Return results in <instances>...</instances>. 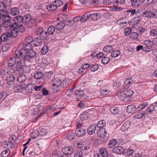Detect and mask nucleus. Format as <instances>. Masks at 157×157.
<instances>
[{
  "instance_id": "1",
  "label": "nucleus",
  "mask_w": 157,
  "mask_h": 157,
  "mask_svg": "<svg viewBox=\"0 0 157 157\" xmlns=\"http://www.w3.org/2000/svg\"><path fill=\"white\" fill-rule=\"evenodd\" d=\"M15 58L19 59L21 57L25 61L29 60V43L24 45V48L21 50H17L15 52Z\"/></svg>"
},
{
  "instance_id": "2",
  "label": "nucleus",
  "mask_w": 157,
  "mask_h": 157,
  "mask_svg": "<svg viewBox=\"0 0 157 157\" xmlns=\"http://www.w3.org/2000/svg\"><path fill=\"white\" fill-rule=\"evenodd\" d=\"M10 33L11 37H15L19 34V31L23 32L25 30L24 27L22 24L13 23L10 27Z\"/></svg>"
},
{
  "instance_id": "3",
  "label": "nucleus",
  "mask_w": 157,
  "mask_h": 157,
  "mask_svg": "<svg viewBox=\"0 0 157 157\" xmlns=\"http://www.w3.org/2000/svg\"><path fill=\"white\" fill-rule=\"evenodd\" d=\"M15 79L13 75H10L9 74L6 75V80L7 86L10 87L13 86L15 84L14 81Z\"/></svg>"
},
{
  "instance_id": "4",
  "label": "nucleus",
  "mask_w": 157,
  "mask_h": 157,
  "mask_svg": "<svg viewBox=\"0 0 157 157\" xmlns=\"http://www.w3.org/2000/svg\"><path fill=\"white\" fill-rule=\"evenodd\" d=\"M74 149V148L73 147L69 146L63 148L62 149V151L64 154L70 155L73 152Z\"/></svg>"
},
{
  "instance_id": "5",
  "label": "nucleus",
  "mask_w": 157,
  "mask_h": 157,
  "mask_svg": "<svg viewBox=\"0 0 157 157\" xmlns=\"http://www.w3.org/2000/svg\"><path fill=\"white\" fill-rule=\"evenodd\" d=\"M24 65L25 62L24 61L18 62L16 66V71L19 73H23L24 71L23 67Z\"/></svg>"
},
{
  "instance_id": "6",
  "label": "nucleus",
  "mask_w": 157,
  "mask_h": 157,
  "mask_svg": "<svg viewBox=\"0 0 157 157\" xmlns=\"http://www.w3.org/2000/svg\"><path fill=\"white\" fill-rule=\"evenodd\" d=\"M30 41H31V42H30V46L33 45L36 46H39L42 43L41 39L39 38H36L33 41V38H30ZM30 47H31V46H30Z\"/></svg>"
},
{
  "instance_id": "7",
  "label": "nucleus",
  "mask_w": 157,
  "mask_h": 157,
  "mask_svg": "<svg viewBox=\"0 0 157 157\" xmlns=\"http://www.w3.org/2000/svg\"><path fill=\"white\" fill-rule=\"evenodd\" d=\"M144 14L145 15V17L147 18H156L157 17V11H154L153 13L149 11H147L143 12Z\"/></svg>"
},
{
  "instance_id": "8",
  "label": "nucleus",
  "mask_w": 157,
  "mask_h": 157,
  "mask_svg": "<svg viewBox=\"0 0 157 157\" xmlns=\"http://www.w3.org/2000/svg\"><path fill=\"white\" fill-rule=\"evenodd\" d=\"M75 134L77 137H82L85 135L86 131L83 128H78L76 129Z\"/></svg>"
},
{
  "instance_id": "9",
  "label": "nucleus",
  "mask_w": 157,
  "mask_h": 157,
  "mask_svg": "<svg viewBox=\"0 0 157 157\" xmlns=\"http://www.w3.org/2000/svg\"><path fill=\"white\" fill-rule=\"evenodd\" d=\"M3 11L2 16V20L3 21H10L11 17L9 15V13L6 11Z\"/></svg>"
},
{
  "instance_id": "10",
  "label": "nucleus",
  "mask_w": 157,
  "mask_h": 157,
  "mask_svg": "<svg viewBox=\"0 0 157 157\" xmlns=\"http://www.w3.org/2000/svg\"><path fill=\"white\" fill-rule=\"evenodd\" d=\"M52 86L54 88L59 87L62 83V81L61 79L58 78H54L52 81Z\"/></svg>"
},
{
  "instance_id": "11",
  "label": "nucleus",
  "mask_w": 157,
  "mask_h": 157,
  "mask_svg": "<svg viewBox=\"0 0 157 157\" xmlns=\"http://www.w3.org/2000/svg\"><path fill=\"white\" fill-rule=\"evenodd\" d=\"M126 111L128 113H134L137 111V107L134 105H129L127 107Z\"/></svg>"
},
{
  "instance_id": "12",
  "label": "nucleus",
  "mask_w": 157,
  "mask_h": 157,
  "mask_svg": "<svg viewBox=\"0 0 157 157\" xmlns=\"http://www.w3.org/2000/svg\"><path fill=\"white\" fill-rule=\"evenodd\" d=\"M124 150V149L123 147L118 146L114 148L113 150V151L116 154H120L123 153Z\"/></svg>"
},
{
  "instance_id": "13",
  "label": "nucleus",
  "mask_w": 157,
  "mask_h": 157,
  "mask_svg": "<svg viewBox=\"0 0 157 157\" xmlns=\"http://www.w3.org/2000/svg\"><path fill=\"white\" fill-rule=\"evenodd\" d=\"M106 133V131L105 128H100L97 132L98 136L102 138L105 136Z\"/></svg>"
},
{
  "instance_id": "14",
  "label": "nucleus",
  "mask_w": 157,
  "mask_h": 157,
  "mask_svg": "<svg viewBox=\"0 0 157 157\" xmlns=\"http://www.w3.org/2000/svg\"><path fill=\"white\" fill-rule=\"evenodd\" d=\"M131 123L130 121H128L125 122L121 126V130L122 131L127 130L131 126Z\"/></svg>"
},
{
  "instance_id": "15",
  "label": "nucleus",
  "mask_w": 157,
  "mask_h": 157,
  "mask_svg": "<svg viewBox=\"0 0 157 157\" xmlns=\"http://www.w3.org/2000/svg\"><path fill=\"white\" fill-rule=\"evenodd\" d=\"M96 129L95 124H93L91 125L88 128L87 130L88 133L89 135H92L94 133Z\"/></svg>"
},
{
  "instance_id": "16",
  "label": "nucleus",
  "mask_w": 157,
  "mask_h": 157,
  "mask_svg": "<svg viewBox=\"0 0 157 157\" xmlns=\"http://www.w3.org/2000/svg\"><path fill=\"white\" fill-rule=\"evenodd\" d=\"M14 21L15 22L14 23L16 24H22L21 22L23 21V17L22 16L19 15L17 16L14 18Z\"/></svg>"
},
{
  "instance_id": "17",
  "label": "nucleus",
  "mask_w": 157,
  "mask_h": 157,
  "mask_svg": "<svg viewBox=\"0 0 157 157\" xmlns=\"http://www.w3.org/2000/svg\"><path fill=\"white\" fill-rule=\"evenodd\" d=\"M29 22V14L27 13L25 14L23 17V23L25 25H28Z\"/></svg>"
},
{
  "instance_id": "18",
  "label": "nucleus",
  "mask_w": 157,
  "mask_h": 157,
  "mask_svg": "<svg viewBox=\"0 0 157 157\" xmlns=\"http://www.w3.org/2000/svg\"><path fill=\"white\" fill-rule=\"evenodd\" d=\"M119 99L122 101H124L125 102H128L130 101L131 98L130 97H127V96H122L120 94L119 96Z\"/></svg>"
},
{
  "instance_id": "19",
  "label": "nucleus",
  "mask_w": 157,
  "mask_h": 157,
  "mask_svg": "<svg viewBox=\"0 0 157 157\" xmlns=\"http://www.w3.org/2000/svg\"><path fill=\"white\" fill-rule=\"evenodd\" d=\"M20 13V11L17 7H13L11 9L10 13L12 15L16 16Z\"/></svg>"
},
{
  "instance_id": "20",
  "label": "nucleus",
  "mask_w": 157,
  "mask_h": 157,
  "mask_svg": "<svg viewBox=\"0 0 157 157\" xmlns=\"http://www.w3.org/2000/svg\"><path fill=\"white\" fill-rule=\"evenodd\" d=\"M121 93L122 96H127L130 97L131 96L133 95L134 92L131 90H129L128 91H125Z\"/></svg>"
},
{
  "instance_id": "21",
  "label": "nucleus",
  "mask_w": 157,
  "mask_h": 157,
  "mask_svg": "<svg viewBox=\"0 0 157 157\" xmlns=\"http://www.w3.org/2000/svg\"><path fill=\"white\" fill-rule=\"evenodd\" d=\"M148 105V103L146 101H144V102L141 103L137 106V111L141 110Z\"/></svg>"
},
{
  "instance_id": "22",
  "label": "nucleus",
  "mask_w": 157,
  "mask_h": 157,
  "mask_svg": "<svg viewBox=\"0 0 157 157\" xmlns=\"http://www.w3.org/2000/svg\"><path fill=\"white\" fill-rule=\"evenodd\" d=\"M146 111L148 114L151 113L155 111V107L153 104L148 106L147 108Z\"/></svg>"
},
{
  "instance_id": "23",
  "label": "nucleus",
  "mask_w": 157,
  "mask_h": 157,
  "mask_svg": "<svg viewBox=\"0 0 157 157\" xmlns=\"http://www.w3.org/2000/svg\"><path fill=\"white\" fill-rule=\"evenodd\" d=\"M99 152L101 155L103 157H108V153L106 149L102 148L100 149Z\"/></svg>"
},
{
  "instance_id": "24",
  "label": "nucleus",
  "mask_w": 157,
  "mask_h": 157,
  "mask_svg": "<svg viewBox=\"0 0 157 157\" xmlns=\"http://www.w3.org/2000/svg\"><path fill=\"white\" fill-rule=\"evenodd\" d=\"M91 18L94 21L98 20L101 17L100 14L95 13L93 11L92 12Z\"/></svg>"
},
{
  "instance_id": "25",
  "label": "nucleus",
  "mask_w": 157,
  "mask_h": 157,
  "mask_svg": "<svg viewBox=\"0 0 157 157\" xmlns=\"http://www.w3.org/2000/svg\"><path fill=\"white\" fill-rule=\"evenodd\" d=\"M38 130L39 132V135L41 136L46 135L48 132L47 130L44 128H40Z\"/></svg>"
},
{
  "instance_id": "26",
  "label": "nucleus",
  "mask_w": 157,
  "mask_h": 157,
  "mask_svg": "<svg viewBox=\"0 0 157 157\" xmlns=\"http://www.w3.org/2000/svg\"><path fill=\"white\" fill-rule=\"evenodd\" d=\"M16 58L12 57L8 61V65L10 67H12L16 64Z\"/></svg>"
},
{
  "instance_id": "27",
  "label": "nucleus",
  "mask_w": 157,
  "mask_h": 157,
  "mask_svg": "<svg viewBox=\"0 0 157 157\" xmlns=\"http://www.w3.org/2000/svg\"><path fill=\"white\" fill-rule=\"evenodd\" d=\"M10 37H11V35L10 33L3 34L2 35L0 38L2 41H5L8 40Z\"/></svg>"
},
{
  "instance_id": "28",
  "label": "nucleus",
  "mask_w": 157,
  "mask_h": 157,
  "mask_svg": "<svg viewBox=\"0 0 157 157\" xmlns=\"http://www.w3.org/2000/svg\"><path fill=\"white\" fill-rule=\"evenodd\" d=\"M147 114L145 111H142L137 113L136 115V117L138 119H141Z\"/></svg>"
},
{
  "instance_id": "29",
  "label": "nucleus",
  "mask_w": 157,
  "mask_h": 157,
  "mask_svg": "<svg viewBox=\"0 0 157 157\" xmlns=\"http://www.w3.org/2000/svg\"><path fill=\"white\" fill-rule=\"evenodd\" d=\"M39 36L40 39L41 40L45 39L48 36H49L47 32L44 30L43 32H42Z\"/></svg>"
},
{
  "instance_id": "30",
  "label": "nucleus",
  "mask_w": 157,
  "mask_h": 157,
  "mask_svg": "<svg viewBox=\"0 0 157 157\" xmlns=\"http://www.w3.org/2000/svg\"><path fill=\"white\" fill-rule=\"evenodd\" d=\"M117 141L115 139L111 140L109 143L108 146L109 148H112L114 147L117 144Z\"/></svg>"
},
{
  "instance_id": "31",
  "label": "nucleus",
  "mask_w": 157,
  "mask_h": 157,
  "mask_svg": "<svg viewBox=\"0 0 157 157\" xmlns=\"http://www.w3.org/2000/svg\"><path fill=\"white\" fill-rule=\"evenodd\" d=\"M144 43L146 45L147 49H150L152 47V44L151 43L150 40H144Z\"/></svg>"
},
{
  "instance_id": "32",
  "label": "nucleus",
  "mask_w": 157,
  "mask_h": 157,
  "mask_svg": "<svg viewBox=\"0 0 157 157\" xmlns=\"http://www.w3.org/2000/svg\"><path fill=\"white\" fill-rule=\"evenodd\" d=\"M56 28L53 26H51L48 28L47 30V33L48 35H52L55 31Z\"/></svg>"
},
{
  "instance_id": "33",
  "label": "nucleus",
  "mask_w": 157,
  "mask_h": 157,
  "mask_svg": "<svg viewBox=\"0 0 157 157\" xmlns=\"http://www.w3.org/2000/svg\"><path fill=\"white\" fill-rule=\"evenodd\" d=\"M23 87L21 85H17L14 87V90L15 92H21L23 90Z\"/></svg>"
},
{
  "instance_id": "34",
  "label": "nucleus",
  "mask_w": 157,
  "mask_h": 157,
  "mask_svg": "<svg viewBox=\"0 0 157 157\" xmlns=\"http://www.w3.org/2000/svg\"><path fill=\"white\" fill-rule=\"evenodd\" d=\"M31 131H30V132L31 133L30 134L31 137L33 139L36 138L39 134V132L38 130L34 132L33 131L32 132H31Z\"/></svg>"
},
{
  "instance_id": "35",
  "label": "nucleus",
  "mask_w": 157,
  "mask_h": 157,
  "mask_svg": "<svg viewBox=\"0 0 157 157\" xmlns=\"http://www.w3.org/2000/svg\"><path fill=\"white\" fill-rule=\"evenodd\" d=\"M105 121L103 120L99 121L97 124L96 126L97 127L102 128H103L105 125Z\"/></svg>"
},
{
  "instance_id": "36",
  "label": "nucleus",
  "mask_w": 157,
  "mask_h": 157,
  "mask_svg": "<svg viewBox=\"0 0 157 157\" xmlns=\"http://www.w3.org/2000/svg\"><path fill=\"white\" fill-rule=\"evenodd\" d=\"M12 2V0H4V2H1V3H3L5 5V9L6 8V7L11 6L13 4Z\"/></svg>"
},
{
  "instance_id": "37",
  "label": "nucleus",
  "mask_w": 157,
  "mask_h": 157,
  "mask_svg": "<svg viewBox=\"0 0 157 157\" xmlns=\"http://www.w3.org/2000/svg\"><path fill=\"white\" fill-rule=\"evenodd\" d=\"M133 82L131 79H127L124 82V86L126 87H129L132 84Z\"/></svg>"
},
{
  "instance_id": "38",
  "label": "nucleus",
  "mask_w": 157,
  "mask_h": 157,
  "mask_svg": "<svg viewBox=\"0 0 157 157\" xmlns=\"http://www.w3.org/2000/svg\"><path fill=\"white\" fill-rule=\"evenodd\" d=\"M46 8L48 10L50 11H53L57 9L56 6H55L53 3L52 4H49L48 5Z\"/></svg>"
},
{
  "instance_id": "39",
  "label": "nucleus",
  "mask_w": 157,
  "mask_h": 157,
  "mask_svg": "<svg viewBox=\"0 0 157 157\" xmlns=\"http://www.w3.org/2000/svg\"><path fill=\"white\" fill-rule=\"evenodd\" d=\"M110 59L109 57L105 56L101 60V63L104 64H108L110 61Z\"/></svg>"
},
{
  "instance_id": "40",
  "label": "nucleus",
  "mask_w": 157,
  "mask_h": 157,
  "mask_svg": "<svg viewBox=\"0 0 157 157\" xmlns=\"http://www.w3.org/2000/svg\"><path fill=\"white\" fill-rule=\"evenodd\" d=\"M65 26V25L63 23H59L56 25V30L60 31Z\"/></svg>"
},
{
  "instance_id": "41",
  "label": "nucleus",
  "mask_w": 157,
  "mask_h": 157,
  "mask_svg": "<svg viewBox=\"0 0 157 157\" xmlns=\"http://www.w3.org/2000/svg\"><path fill=\"white\" fill-rule=\"evenodd\" d=\"M139 35L138 33L135 32L131 33L129 35L131 39L136 40L138 39Z\"/></svg>"
},
{
  "instance_id": "42",
  "label": "nucleus",
  "mask_w": 157,
  "mask_h": 157,
  "mask_svg": "<svg viewBox=\"0 0 157 157\" xmlns=\"http://www.w3.org/2000/svg\"><path fill=\"white\" fill-rule=\"evenodd\" d=\"M113 49V47L112 46L107 45L103 48V51L105 52L109 53Z\"/></svg>"
},
{
  "instance_id": "43",
  "label": "nucleus",
  "mask_w": 157,
  "mask_h": 157,
  "mask_svg": "<svg viewBox=\"0 0 157 157\" xmlns=\"http://www.w3.org/2000/svg\"><path fill=\"white\" fill-rule=\"evenodd\" d=\"M4 145L5 147L8 148H14L15 146L14 145L12 144V143L9 141L6 142Z\"/></svg>"
},
{
  "instance_id": "44",
  "label": "nucleus",
  "mask_w": 157,
  "mask_h": 157,
  "mask_svg": "<svg viewBox=\"0 0 157 157\" xmlns=\"http://www.w3.org/2000/svg\"><path fill=\"white\" fill-rule=\"evenodd\" d=\"M43 74L40 71L36 72L34 74V76L36 79H39L41 78L43 76Z\"/></svg>"
},
{
  "instance_id": "45",
  "label": "nucleus",
  "mask_w": 157,
  "mask_h": 157,
  "mask_svg": "<svg viewBox=\"0 0 157 157\" xmlns=\"http://www.w3.org/2000/svg\"><path fill=\"white\" fill-rule=\"evenodd\" d=\"M120 54V52L119 50L113 51L111 53V56L112 57L115 58L118 57Z\"/></svg>"
},
{
  "instance_id": "46",
  "label": "nucleus",
  "mask_w": 157,
  "mask_h": 157,
  "mask_svg": "<svg viewBox=\"0 0 157 157\" xmlns=\"http://www.w3.org/2000/svg\"><path fill=\"white\" fill-rule=\"evenodd\" d=\"M67 138L69 140H72L74 139V134L71 131H70L67 134Z\"/></svg>"
},
{
  "instance_id": "47",
  "label": "nucleus",
  "mask_w": 157,
  "mask_h": 157,
  "mask_svg": "<svg viewBox=\"0 0 157 157\" xmlns=\"http://www.w3.org/2000/svg\"><path fill=\"white\" fill-rule=\"evenodd\" d=\"M110 112L111 113L114 115H116L119 112L118 109L116 107H112L110 109Z\"/></svg>"
},
{
  "instance_id": "48",
  "label": "nucleus",
  "mask_w": 157,
  "mask_h": 157,
  "mask_svg": "<svg viewBox=\"0 0 157 157\" xmlns=\"http://www.w3.org/2000/svg\"><path fill=\"white\" fill-rule=\"evenodd\" d=\"M132 6L134 7L138 6L141 4L140 0H131Z\"/></svg>"
},
{
  "instance_id": "49",
  "label": "nucleus",
  "mask_w": 157,
  "mask_h": 157,
  "mask_svg": "<svg viewBox=\"0 0 157 157\" xmlns=\"http://www.w3.org/2000/svg\"><path fill=\"white\" fill-rule=\"evenodd\" d=\"M74 157H83L82 151L80 150H77L75 152Z\"/></svg>"
},
{
  "instance_id": "50",
  "label": "nucleus",
  "mask_w": 157,
  "mask_h": 157,
  "mask_svg": "<svg viewBox=\"0 0 157 157\" xmlns=\"http://www.w3.org/2000/svg\"><path fill=\"white\" fill-rule=\"evenodd\" d=\"M55 6L57 8V7L62 6L63 4V2L61 0H56L53 2Z\"/></svg>"
},
{
  "instance_id": "51",
  "label": "nucleus",
  "mask_w": 157,
  "mask_h": 157,
  "mask_svg": "<svg viewBox=\"0 0 157 157\" xmlns=\"http://www.w3.org/2000/svg\"><path fill=\"white\" fill-rule=\"evenodd\" d=\"M48 51V48L47 46H44L42 48L41 52L43 55L46 54Z\"/></svg>"
},
{
  "instance_id": "52",
  "label": "nucleus",
  "mask_w": 157,
  "mask_h": 157,
  "mask_svg": "<svg viewBox=\"0 0 157 157\" xmlns=\"http://www.w3.org/2000/svg\"><path fill=\"white\" fill-rule=\"evenodd\" d=\"M26 79V77L25 75L21 74L18 78L17 81L19 82H22Z\"/></svg>"
},
{
  "instance_id": "53",
  "label": "nucleus",
  "mask_w": 157,
  "mask_h": 157,
  "mask_svg": "<svg viewBox=\"0 0 157 157\" xmlns=\"http://www.w3.org/2000/svg\"><path fill=\"white\" fill-rule=\"evenodd\" d=\"M10 153V151L8 150L3 151L1 153L2 157H7Z\"/></svg>"
},
{
  "instance_id": "54",
  "label": "nucleus",
  "mask_w": 157,
  "mask_h": 157,
  "mask_svg": "<svg viewBox=\"0 0 157 157\" xmlns=\"http://www.w3.org/2000/svg\"><path fill=\"white\" fill-rule=\"evenodd\" d=\"M78 1L82 5L85 6L88 5L90 2V0H79Z\"/></svg>"
},
{
  "instance_id": "55",
  "label": "nucleus",
  "mask_w": 157,
  "mask_h": 157,
  "mask_svg": "<svg viewBox=\"0 0 157 157\" xmlns=\"http://www.w3.org/2000/svg\"><path fill=\"white\" fill-rule=\"evenodd\" d=\"M10 47V45L8 44H6L2 46V50L3 52H5L7 51Z\"/></svg>"
},
{
  "instance_id": "56",
  "label": "nucleus",
  "mask_w": 157,
  "mask_h": 157,
  "mask_svg": "<svg viewBox=\"0 0 157 157\" xmlns=\"http://www.w3.org/2000/svg\"><path fill=\"white\" fill-rule=\"evenodd\" d=\"M80 117L82 121L86 120L88 118V115L85 113H82L80 115Z\"/></svg>"
},
{
  "instance_id": "57",
  "label": "nucleus",
  "mask_w": 157,
  "mask_h": 157,
  "mask_svg": "<svg viewBox=\"0 0 157 157\" xmlns=\"http://www.w3.org/2000/svg\"><path fill=\"white\" fill-rule=\"evenodd\" d=\"M132 31V28L131 27H127L124 29V33L125 35H128L131 33Z\"/></svg>"
},
{
  "instance_id": "58",
  "label": "nucleus",
  "mask_w": 157,
  "mask_h": 157,
  "mask_svg": "<svg viewBox=\"0 0 157 157\" xmlns=\"http://www.w3.org/2000/svg\"><path fill=\"white\" fill-rule=\"evenodd\" d=\"M15 139L16 137L15 136H12L10 138L9 141L11 143H12V144L14 145L15 146L16 144Z\"/></svg>"
},
{
  "instance_id": "59",
  "label": "nucleus",
  "mask_w": 157,
  "mask_h": 157,
  "mask_svg": "<svg viewBox=\"0 0 157 157\" xmlns=\"http://www.w3.org/2000/svg\"><path fill=\"white\" fill-rule=\"evenodd\" d=\"M2 24V27L4 28H7L9 27L11 25V23L10 21H4Z\"/></svg>"
},
{
  "instance_id": "60",
  "label": "nucleus",
  "mask_w": 157,
  "mask_h": 157,
  "mask_svg": "<svg viewBox=\"0 0 157 157\" xmlns=\"http://www.w3.org/2000/svg\"><path fill=\"white\" fill-rule=\"evenodd\" d=\"M75 94L79 97L82 96L84 94V92L82 90H78L76 92Z\"/></svg>"
},
{
  "instance_id": "61",
  "label": "nucleus",
  "mask_w": 157,
  "mask_h": 157,
  "mask_svg": "<svg viewBox=\"0 0 157 157\" xmlns=\"http://www.w3.org/2000/svg\"><path fill=\"white\" fill-rule=\"evenodd\" d=\"M150 34L151 36H155L157 35V31L154 29H151Z\"/></svg>"
},
{
  "instance_id": "62",
  "label": "nucleus",
  "mask_w": 157,
  "mask_h": 157,
  "mask_svg": "<svg viewBox=\"0 0 157 157\" xmlns=\"http://www.w3.org/2000/svg\"><path fill=\"white\" fill-rule=\"evenodd\" d=\"M43 28L41 27H39L37 28L36 30V34L38 35H39L40 33L42 32H43Z\"/></svg>"
},
{
  "instance_id": "63",
  "label": "nucleus",
  "mask_w": 157,
  "mask_h": 157,
  "mask_svg": "<svg viewBox=\"0 0 157 157\" xmlns=\"http://www.w3.org/2000/svg\"><path fill=\"white\" fill-rule=\"evenodd\" d=\"M110 92V91L107 89H102L101 90V94L103 95H105L108 94Z\"/></svg>"
},
{
  "instance_id": "64",
  "label": "nucleus",
  "mask_w": 157,
  "mask_h": 157,
  "mask_svg": "<svg viewBox=\"0 0 157 157\" xmlns=\"http://www.w3.org/2000/svg\"><path fill=\"white\" fill-rule=\"evenodd\" d=\"M36 56V53L33 49H30V57H35Z\"/></svg>"
}]
</instances>
